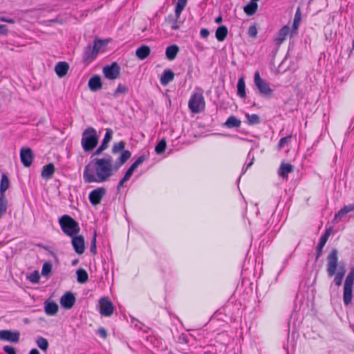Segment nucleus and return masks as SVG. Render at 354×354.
Masks as SVG:
<instances>
[{"label": "nucleus", "mask_w": 354, "mask_h": 354, "mask_svg": "<svg viewBox=\"0 0 354 354\" xmlns=\"http://www.w3.org/2000/svg\"><path fill=\"white\" fill-rule=\"evenodd\" d=\"M116 171L113 165L111 156L104 158H95L85 166L83 171V178L87 183H101L106 182Z\"/></svg>", "instance_id": "obj_1"}, {"label": "nucleus", "mask_w": 354, "mask_h": 354, "mask_svg": "<svg viewBox=\"0 0 354 354\" xmlns=\"http://www.w3.org/2000/svg\"><path fill=\"white\" fill-rule=\"evenodd\" d=\"M326 271L329 277L335 276L333 283L339 286L345 275L346 269L343 266H338L337 250L335 249L332 250L327 257Z\"/></svg>", "instance_id": "obj_2"}, {"label": "nucleus", "mask_w": 354, "mask_h": 354, "mask_svg": "<svg viewBox=\"0 0 354 354\" xmlns=\"http://www.w3.org/2000/svg\"><path fill=\"white\" fill-rule=\"evenodd\" d=\"M98 143V136L93 127L86 128L82 133L81 145L84 151L88 152L96 147Z\"/></svg>", "instance_id": "obj_3"}, {"label": "nucleus", "mask_w": 354, "mask_h": 354, "mask_svg": "<svg viewBox=\"0 0 354 354\" xmlns=\"http://www.w3.org/2000/svg\"><path fill=\"white\" fill-rule=\"evenodd\" d=\"M59 223L63 232L71 237L78 234L80 230L78 223L66 214L59 218Z\"/></svg>", "instance_id": "obj_4"}, {"label": "nucleus", "mask_w": 354, "mask_h": 354, "mask_svg": "<svg viewBox=\"0 0 354 354\" xmlns=\"http://www.w3.org/2000/svg\"><path fill=\"white\" fill-rule=\"evenodd\" d=\"M354 285V268H352L346 277L344 283L343 301L345 306L351 304L353 299Z\"/></svg>", "instance_id": "obj_5"}, {"label": "nucleus", "mask_w": 354, "mask_h": 354, "mask_svg": "<svg viewBox=\"0 0 354 354\" xmlns=\"http://www.w3.org/2000/svg\"><path fill=\"white\" fill-rule=\"evenodd\" d=\"M188 107L193 113H199L205 108V101L202 93H194L192 94Z\"/></svg>", "instance_id": "obj_6"}, {"label": "nucleus", "mask_w": 354, "mask_h": 354, "mask_svg": "<svg viewBox=\"0 0 354 354\" xmlns=\"http://www.w3.org/2000/svg\"><path fill=\"white\" fill-rule=\"evenodd\" d=\"M254 83L257 88L259 93L265 97H270L272 95L273 90L270 88L269 83L262 79L260 73L257 71L254 76Z\"/></svg>", "instance_id": "obj_7"}, {"label": "nucleus", "mask_w": 354, "mask_h": 354, "mask_svg": "<svg viewBox=\"0 0 354 354\" xmlns=\"http://www.w3.org/2000/svg\"><path fill=\"white\" fill-rule=\"evenodd\" d=\"M100 313L105 317L111 316L114 310L112 302L107 297H102L99 300Z\"/></svg>", "instance_id": "obj_8"}, {"label": "nucleus", "mask_w": 354, "mask_h": 354, "mask_svg": "<svg viewBox=\"0 0 354 354\" xmlns=\"http://www.w3.org/2000/svg\"><path fill=\"white\" fill-rule=\"evenodd\" d=\"M106 191L104 187H97L91 191L88 199L91 205L95 206L101 203L102 198L106 195Z\"/></svg>", "instance_id": "obj_9"}, {"label": "nucleus", "mask_w": 354, "mask_h": 354, "mask_svg": "<svg viewBox=\"0 0 354 354\" xmlns=\"http://www.w3.org/2000/svg\"><path fill=\"white\" fill-rule=\"evenodd\" d=\"M120 68L116 63L106 66L103 68V73L109 80H115L120 75Z\"/></svg>", "instance_id": "obj_10"}, {"label": "nucleus", "mask_w": 354, "mask_h": 354, "mask_svg": "<svg viewBox=\"0 0 354 354\" xmlns=\"http://www.w3.org/2000/svg\"><path fill=\"white\" fill-rule=\"evenodd\" d=\"M20 334L17 331L1 330L0 331V340L8 341L11 343H17L19 341Z\"/></svg>", "instance_id": "obj_11"}, {"label": "nucleus", "mask_w": 354, "mask_h": 354, "mask_svg": "<svg viewBox=\"0 0 354 354\" xmlns=\"http://www.w3.org/2000/svg\"><path fill=\"white\" fill-rule=\"evenodd\" d=\"M20 158L25 167H30L33 160L32 150L30 148H22L20 151Z\"/></svg>", "instance_id": "obj_12"}, {"label": "nucleus", "mask_w": 354, "mask_h": 354, "mask_svg": "<svg viewBox=\"0 0 354 354\" xmlns=\"http://www.w3.org/2000/svg\"><path fill=\"white\" fill-rule=\"evenodd\" d=\"M72 245L75 251L79 254L84 253L85 250L84 239L82 236H73L72 239Z\"/></svg>", "instance_id": "obj_13"}, {"label": "nucleus", "mask_w": 354, "mask_h": 354, "mask_svg": "<svg viewBox=\"0 0 354 354\" xmlns=\"http://www.w3.org/2000/svg\"><path fill=\"white\" fill-rule=\"evenodd\" d=\"M75 302V298L74 295L70 292L65 293L60 298V304L63 308L66 309L71 308Z\"/></svg>", "instance_id": "obj_14"}, {"label": "nucleus", "mask_w": 354, "mask_h": 354, "mask_svg": "<svg viewBox=\"0 0 354 354\" xmlns=\"http://www.w3.org/2000/svg\"><path fill=\"white\" fill-rule=\"evenodd\" d=\"M290 33V27L288 26H283L277 32L274 41L277 46H280L286 39Z\"/></svg>", "instance_id": "obj_15"}, {"label": "nucleus", "mask_w": 354, "mask_h": 354, "mask_svg": "<svg viewBox=\"0 0 354 354\" xmlns=\"http://www.w3.org/2000/svg\"><path fill=\"white\" fill-rule=\"evenodd\" d=\"M293 171V166L289 163L282 162L278 170V175L283 179H287L290 173Z\"/></svg>", "instance_id": "obj_16"}, {"label": "nucleus", "mask_w": 354, "mask_h": 354, "mask_svg": "<svg viewBox=\"0 0 354 354\" xmlns=\"http://www.w3.org/2000/svg\"><path fill=\"white\" fill-rule=\"evenodd\" d=\"M97 55V53L93 48L92 46H88L83 53L84 62L86 64L91 62Z\"/></svg>", "instance_id": "obj_17"}, {"label": "nucleus", "mask_w": 354, "mask_h": 354, "mask_svg": "<svg viewBox=\"0 0 354 354\" xmlns=\"http://www.w3.org/2000/svg\"><path fill=\"white\" fill-rule=\"evenodd\" d=\"M68 69L69 65L66 62H59L55 67V71L59 77L65 76L67 74Z\"/></svg>", "instance_id": "obj_18"}, {"label": "nucleus", "mask_w": 354, "mask_h": 354, "mask_svg": "<svg viewBox=\"0 0 354 354\" xmlns=\"http://www.w3.org/2000/svg\"><path fill=\"white\" fill-rule=\"evenodd\" d=\"M174 79V73L171 69H165L162 73L160 82L162 86H167Z\"/></svg>", "instance_id": "obj_19"}, {"label": "nucleus", "mask_w": 354, "mask_h": 354, "mask_svg": "<svg viewBox=\"0 0 354 354\" xmlns=\"http://www.w3.org/2000/svg\"><path fill=\"white\" fill-rule=\"evenodd\" d=\"M330 235L329 232L326 231L324 234H322L319 239V243L317 246V257L316 260H317L322 253V250Z\"/></svg>", "instance_id": "obj_20"}, {"label": "nucleus", "mask_w": 354, "mask_h": 354, "mask_svg": "<svg viewBox=\"0 0 354 354\" xmlns=\"http://www.w3.org/2000/svg\"><path fill=\"white\" fill-rule=\"evenodd\" d=\"M151 53V49L148 46L142 45L138 48L136 51V55L140 60L146 59Z\"/></svg>", "instance_id": "obj_21"}, {"label": "nucleus", "mask_w": 354, "mask_h": 354, "mask_svg": "<svg viewBox=\"0 0 354 354\" xmlns=\"http://www.w3.org/2000/svg\"><path fill=\"white\" fill-rule=\"evenodd\" d=\"M131 156V153L129 151H123L120 156L118 158L115 165H113L115 169L117 171L124 162H126L130 158Z\"/></svg>", "instance_id": "obj_22"}, {"label": "nucleus", "mask_w": 354, "mask_h": 354, "mask_svg": "<svg viewBox=\"0 0 354 354\" xmlns=\"http://www.w3.org/2000/svg\"><path fill=\"white\" fill-rule=\"evenodd\" d=\"M88 86L93 91H96L102 88L101 79L98 75H94L88 81Z\"/></svg>", "instance_id": "obj_23"}, {"label": "nucleus", "mask_w": 354, "mask_h": 354, "mask_svg": "<svg viewBox=\"0 0 354 354\" xmlns=\"http://www.w3.org/2000/svg\"><path fill=\"white\" fill-rule=\"evenodd\" d=\"M44 310L48 315H55L58 311V306L54 301H46L44 304Z\"/></svg>", "instance_id": "obj_24"}, {"label": "nucleus", "mask_w": 354, "mask_h": 354, "mask_svg": "<svg viewBox=\"0 0 354 354\" xmlns=\"http://www.w3.org/2000/svg\"><path fill=\"white\" fill-rule=\"evenodd\" d=\"M54 172V165L53 163H49L43 167L41 171V177L46 180H48L52 178Z\"/></svg>", "instance_id": "obj_25"}, {"label": "nucleus", "mask_w": 354, "mask_h": 354, "mask_svg": "<svg viewBox=\"0 0 354 354\" xmlns=\"http://www.w3.org/2000/svg\"><path fill=\"white\" fill-rule=\"evenodd\" d=\"M354 210V203L344 206L335 215V220L336 222H339L342 218L346 214Z\"/></svg>", "instance_id": "obj_26"}, {"label": "nucleus", "mask_w": 354, "mask_h": 354, "mask_svg": "<svg viewBox=\"0 0 354 354\" xmlns=\"http://www.w3.org/2000/svg\"><path fill=\"white\" fill-rule=\"evenodd\" d=\"M179 51V48L176 44H173L167 47L165 50L166 57L171 61L174 60Z\"/></svg>", "instance_id": "obj_27"}, {"label": "nucleus", "mask_w": 354, "mask_h": 354, "mask_svg": "<svg viewBox=\"0 0 354 354\" xmlns=\"http://www.w3.org/2000/svg\"><path fill=\"white\" fill-rule=\"evenodd\" d=\"M227 34V28L225 26H221L217 28L215 32V37L218 41H223L225 39Z\"/></svg>", "instance_id": "obj_28"}, {"label": "nucleus", "mask_w": 354, "mask_h": 354, "mask_svg": "<svg viewBox=\"0 0 354 354\" xmlns=\"http://www.w3.org/2000/svg\"><path fill=\"white\" fill-rule=\"evenodd\" d=\"M241 122L234 115L230 116L225 121L224 125L229 129L237 128L241 126Z\"/></svg>", "instance_id": "obj_29"}, {"label": "nucleus", "mask_w": 354, "mask_h": 354, "mask_svg": "<svg viewBox=\"0 0 354 354\" xmlns=\"http://www.w3.org/2000/svg\"><path fill=\"white\" fill-rule=\"evenodd\" d=\"M237 95L241 98H245V84L243 77H240L237 82Z\"/></svg>", "instance_id": "obj_30"}, {"label": "nucleus", "mask_w": 354, "mask_h": 354, "mask_svg": "<svg viewBox=\"0 0 354 354\" xmlns=\"http://www.w3.org/2000/svg\"><path fill=\"white\" fill-rule=\"evenodd\" d=\"M10 186V181L6 174H3L1 176V184H0V196H5L6 191Z\"/></svg>", "instance_id": "obj_31"}, {"label": "nucleus", "mask_w": 354, "mask_h": 354, "mask_svg": "<svg viewBox=\"0 0 354 354\" xmlns=\"http://www.w3.org/2000/svg\"><path fill=\"white\" fill-rule=\"evenodd\" d=\"M258 8V5L256 1H251L248 4L244 7V12L249 16L254 15Z\"/></svg>", "instance_id": "obj_32"}, {"label": "nucleus", "mask_w": 354, "mask_h": 354, "mask_svg": "<svg viewBox=\"0 0 354 354\" xmlns=\"http://www.w3.org/2000/svg\"><path fill=\"white\" fill-rule=\"evenodd\" d=\"M187 0H178L175 7V16L178 19L187 5Z\"/></svg>", "instance_id": "obj_33"}, {"label": "nucleus", "mask_w": 354, "mask_h": 354, "mask_svg": "<svg viewBox=\"0 0 354 354\" xmlns=\"http://www.w3.org/2000/svg\"><path fill=\"white\" fill-rule=\"evenodd\" d=\"M133 171H131L130 169H127V171H126L124 176H123V178L119 181L118 184V186H117V189L118 191L119 192L120 190V189L122 187L123 185L127 182L128 181L130 178L131 177L132 174H133Z\"/></svg>", "instance_id": "obj_34"}, {"label": "nucleus", "mask_w": 354, "mask_h": 354, "mask_svg": "<svg viewBox=\"0 0 354 354\" xmlns=\"http://www.w3.org/2000/svg\"><path fill=\"white\" fill-rule=\"evenodd\" d=\"M77 279L79 283H84L88 281V274L83 269L77 270Z\"/></svg>", "instance_id": "obj_35"}, {"label": "nucleus", "mask_w": 354, "mask_h": 354, "mask_svg": "<svg viewBox=\"0 0 354 354\" xmlns=\"http://www.w3.org/2000/svg\"><path fill=\"white\" fill-rule=\"evenodd\" d=\"M148 158L147 156L142 155L139 156L137 160L130 166L129 169H130L132 171H134L135 169L140 165L145 160H146Z\"/></svg>", "instance_id": "obj_36"}, {"label": "nucleus", "mask_w": 354, "mask_h": 354, "mask_svg": "<svg viewBox=\"0 0 354 354\" xmlns=\"http://www.w3.org/2000/svg\"><path fill=\"white\" fill-rule=\"evenodd\" d=\"M37 346L42 351H46L48 347V342L46 339L39 337L36 341Z\"/></svg>", "instance_id": "obj_37"}, {"label": "nucleus", "mask_w": 354, "mask_h": 354, "mask_svg": "<svg viewBox=\"0 0 354 354\" xmlns=\"http://www.w3.org/2000/svg\"><path fill=\"white\" fill-rule=\"evenodd\" d=\"M245 117L248 120V123L250 125L257 124L260 122L259 117L257 114L250 115V114L247 113L245 115Z\"/></svg>", "instance_id": "obj_38"}, {"label": "nucleus", "mask_w": 354, "mask_h": 354, "mask_svg": "<svg viewBox=\"0 0 354 354\" xmlns=\"http://www.w3.org/2000/svg\"><path fill=\"white\" fill-rule=\"evenodd\" d=\"M111 138L112 131L111 129H107L103 138L102 142L100 145L106 149L108 147V143L111 141Z\"/></svg>", "instance_id": "obj_39"}, {"label": "nucleus", "mask_w": 354, "mask_h": 354, "mask_svg": "<svg viewBox=\"0 0 354 354\" xmlns=\"http://www.w3.org/2000/svg\"><path fill=\"white\" fill-rule=\"evenodd\" d=\"M167 147V143L165 140L162 139L161 140L156 146L155 147V151L157 154H161L162 153Z\"/></svg>", "instance_id": "obj_40"}, {"label": "nucleus", "mask_w": 354, "mask_h": 354, "mask_svg": "<svg viewBox=\"0 0 354 354\" xmlns=\"http://www.w3.org/2000/svg\"><path fill=\"white\" fill-rule=\"evenodd\" d=\"M52 270V264L50 262H45L41 268V274L48 276Z\"/></svg>", "instance_id": "obj_41"}, {"label": "nucleus", "mask_w": 354, "mask_h": 354, "mask_svg": "<svg viewBox=\"0 0 354 354\" xmlns=\"http://www.w3.org/2000/svg\"><path fill=\"white\" fill-rule=\"evenodd\" d=\"M106 45V43L101 39H95L93 43V48L98 53L100 50Z\"/></svg>", "instance_id": "obj_42"}, {"label": "nucleus", "mask_w": 354, "mask_h": 354, "mask_svg": "<svg viewBox=\"0 0 354 354\" xmlns=\"http://www.w3.org/2000/svg\"><path fill=\"white\" fill-rule=\"evenodd\" d=\"M127 91H128V88L126 86L119 84L116 90L115 91V92L113 93V96L115 97H117L119 94H121V93L124 94Z\"/></svg>", "instance_id": "obj_43"}, {"label": "nucleus", "mask_w": 354, "mask_h": 354, "mask_svg": "<svg viewBox=\"0 0 354 354\" xmlns=\"http://www.w3.org/2000/svg\"><path fill=\"white\" fill-rule=\"evenodd\" d=\"M28 280L33 283H37L39 282V279H40V276H39V274L38 272V271H34L33 272H32L28 277Z\"/></svg>", "instance_id": "obj_44"}, {"label": "nucleus", "mask_w": 354, "mask_h": 354, "mask_svg": "<svg viewBox=\"0 0 354 354\" xmlns=\"http://www.w3.org/2000/svg\"><path fill=\"white\" fill-rule=\"evenodd\" d=\"M124 143L122 141H120L118 143H115L112 148L113 153H115L119 151H123V149H124Z\"/></svg>", "instance_id": "obj_45"}, {"label": "nucleus", "mask_w": 354, "mask_h": 354, "mask_svg": "<svg viewBox=\"0 0 354 354\" xmlns=\"http://www.w3.org/2000/svg\"><path fill=\"white\" fill-rule=\"evenodd\" d=\"M290 139L291 136H288L281 138L278 144L279 149H283L286 145H288L290 142Z\"/></svg>", "instance_id": "obj_46"}, {"label": "nucleus", "mask_w": 354, "mask_h": 354, "mask_svg": "<svg viewBox=\"0 0 354 354\" xmlns=\"http://www.w3.org/2000/svg\"><path fill=\"white\" fill-rule=\"evenodd\" d=\"M248 158L250 159V162L247 163L245 167H243L242 174H244L254 163V157L253 155L251 156L250 152L248 155Z\"/></svg>", "instance_id": "obj_47"}, {"label": "nucleus", "mask_w": 354, "mask_h": 354, "mask_svg": "<svg viewBox=\"0 0 354 354\" xmlns=\"http://www.w3.org/2000/svg\"><path fill=\"white\" fill-rule=\"evenodd\" d=\"M90 251L93 254H95L97 252L96 248V233L94 234V236L91 240Z\"/></svg>", "instance_id": "obj_48"}, {"label": "nucleus", "mask_w": 354, "mask_h": 354, "mask_svg": "<svg viewBox=\"0 0 354 354\" xmlns=\"http://www.w3.org/2000/svg\"><path fill=\"white\" fill-rule=\"evenodd\" d=\"M248 33L250 37H256L257 35V27L254 25L250 26L248 28Z\"/></svg>", "instance_id": "obj_49"}, {"label": "nucleus", "mask_w": 354, "mask_h": 354, "mask_svg": "<svg viewBox=\"0 0 354 354\" xmlns=\"http://www.w3.org/2000/svg\"><path fill=\"white\" fill-rule=\"evenodd\" d=\"M3 350L7 354H16L15 349L10 346H4Z\"/></svg>", "instance_id": "obj_50"}, {"label": "nucleus", "mask_w": 354, "mask_h": 354, "mask_svg": "<svg viewBox=\"0 0 354 354\" xmlns=\"http://www.w3.org/2000/svg\"><path fill=\"white\" fill-rule=\"evenodd\" d=\"M177 19H178L176 18V20L171 21V26H170V28L171 30H176L180 28V25H179L178 22L177 21Z\"/></svg>", "instance_id": "obj_51"}, {"label": "nucleus", "mask_w": 354, "mask_h": 354, "mask_svg": "<svg viewBox=\"0 0 354 354\" xmlns=\"http://www.w3.org/2000/svg\"><path fill=\"white\" fill-rule=\"evenodd\" d=\"M297 14H298V12H297V14L295 15L294 22H293V28L295 30L297 29L299 23L300 21V17L297 16Z\"/></svg>", "instance_id": "obj_52"}, {"label": "nucleus", "mask_w": 354, "mask_h": 354, "mask_svg": "<svg viewBox=\"0 0 354 354\" xmlns=\"http://www.w3.org/2000/svg\"><path fill=\"white\" fill-rule=\"evenodd\" d=\"M8 28L6 25H0V35H6L8 34Z\"/></svg>", "instance_id": "obj_53"}, {"label": "nucleus", "mask_w": 354, "mask_h": 354, "mask_svg": "<svg viewBox=\"0 0 354 354\" xmlns=\"http://www.w3.org/2000/svg\"><path fill=\"white\" fill-rule=\"evenodd\" d=\"M209 35V32L207 29L206 28H202L201 30H200V35L201 37L203 38H206L208 37V35Z\"/></svg>", "instance_id": "obj_54"}, {"label": "nucleus", "mask_w": 354, "mask_h": 354, "mask_svg": "<svg viewBox=\"0 0 354 354\" xmlns=\"http://www.w3.org/2000/svg\"><path fill=\"white\" fill-rule=\"evenodd\" d=\"M97 333H98V335H99L101 337H102V338H106V335H107V334H106V330H105L104 328H100L98 329Z\"/></svg>", "instance_id": "obj_55"}, {"label": "nucleus", "mask_w": 354, "mask_h": 354, "mask_svg": "<svg viewBox=\"0 0 354 354\" xmlns=\"http://www.w3.org/2000/svg\"><path fill=\"white\" fill-rule=\"evenodd\" d=\"M0 21H4V22H7V23H9V24H13L15 22L14 19H8V18H6V17H0Z\"/></svg>", "instance_id": "obj_56"}, {"label": "nucleus", "mask_w": 354, "mask_h": 354, "mask_svg": "<svg viewBox=\"0 0 354 354\" xmlns=\"http://www.w3.org/2000/svg\"><path fill=\"white\" fill-rule=\"evenodd\" d=\"M106 149L103 147H102L101 145L97 149V150L95 151V152L94 153V155H99L100 153H101L104 150H105Z\"/></svg>", "instance_id": "obj_57"}, {"label": "nucleus", "mask_w": 354, "mask_h": 354, "mask_svg": "<svg viewBox=\"0 0 354 354\" xmlns=\"http://www.w3.org/2000/svg\"><path fill=\"white\" fill-rule=\"evenodd\" d=\"M223 21V18L220 15L218 17H217L216 19H215V22L216 24H221V22Z\"/></svg>", "instance_id": "obj_58"}, {"label": "nucleus", "mask_w": 354, "mask_h": 354, "mask_svg": "<svg viewBox=\"0 0 354 354\" xmlns=\"http://www.w3.org/2000/svg\"><path fill=\"white\" fill-rule=\"evenodd\" d=\"M29 354H39V352L36 348H33L29 352Z\"/></svg>", "instance_id": "obj_59"}, {"label": "nucleus", "mask_w": 354, "mask_h": 354, "mask_svg": "<svg viewBox=\"0 0 354 354\" xmlns=\"http://www.w3.org/2000/svg\"><path fill=\"white\" fill-rule=\"evenodd\" d=\"M77 260L73 261V263H72V264H73V265H75V264L77 263Z\"/></svg>", "instance_id": "obj_60"}, {"label": "nucleus", "mask_w": 354, "mask_h": 354, "mask_svg": "<svg viewBox=\"0 0 354 354\" xmlns=\"http://www.w3.org/2000/svg\"><path fill=\"white\" fill-rule=\"evenodd\" d=\"M135 326L137 327V328H139L140 329H141L140 327L138 326V325L137 324H135Z\"/></svg>", "instance_id": "obj_61"}]
</instances>
